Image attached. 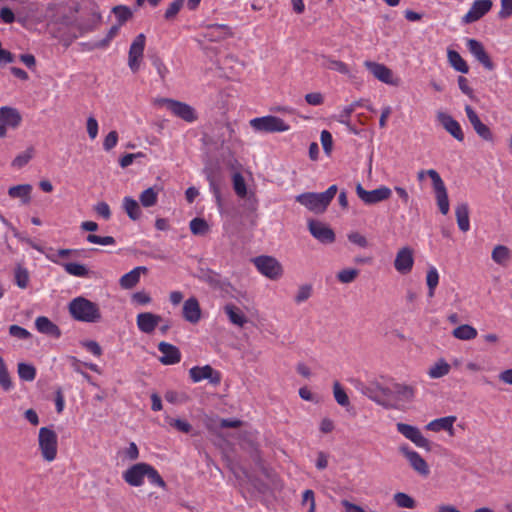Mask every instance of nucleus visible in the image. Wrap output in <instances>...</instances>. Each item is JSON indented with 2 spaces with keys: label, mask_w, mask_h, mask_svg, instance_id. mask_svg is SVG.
Returning a JSON list of instances; mask_svg holds the SVG:
<instances>
[{
  "label": "nucleus",
  "mask_w": 512,
  "mask_h": 512,
  "mask_svg": "<svg viewBox=\"0 0 512 512\" xmlns=\"http://www.w3.org/2000/svg\"><path fill=\"white\" fill-rule=\"evenodd\" d=\"M89 243L98 244V245H114L116 243L115 239L112 236H98L95 234H89L86 238Z\"/></svg>",
  "instance_id": "obj_56"
},
{
  "label": "nucleus",
  "mask_w": 512,
  "mask_h": 512,
  "mask_svg": "<svg viewBox=\"0 0 512 512\" xmlns=\"http://www.w3.org/2000/svg\"><path fill=\"white\" fill-rule=\"evenodd\" d=\"M81 254V250L77 249H58L55 251H52L46 255L47 259L51 262L62 266V264H66L67 262H63L62 259L73 256L78 257Z\"/></svg>",
  "instance_id": "obj_33"
},
{
  "label": "nucleus",
  "mask_w": 512,
  "mask_h": 512,
  "mask_svg": "<svg viewBox=\"0 0 512 512\" xmlns=\"http://www.w3.org/2000/svg\"><path fill=\"white\" fill-rule=\"evenodd\" d=\"M296 201L314 213L324 212L329 205L321 193H302L296 196Z\"/></svg>",
  "instance_id": "obj_12"
},
{
  "label": "nucleus",
  "mask_w": 512,
  "mask_h": 512,
  "mask_svg": "<svg viewBox=\"0 0 512 512\" xmlns=\"http://www.w3.org/2000/svg\"><path fill=\"white\" fill-rule=\"evenodd\" d=\"M437 120L442 127L457 141L462 142L465 138L461 125L451 115L445 112H437Z\"/></svg>",
  "instance_id": "obj_16"
},
{
  "label": "nucleus",
  "mask_w": 512,
  "mask_h": 512,
  "mask_svg": "<svg viewBox=\"0 0 512 512\" xmlns=\"http://www.w3.org/2000/svg\"><path fill=\"white\" fill-rule=\"evenodd\" d=\"M492 260L501 266H506L511 258V251L507 246L497 245L491 253Z\"/></svg>",
  "instance_id": "obj_34"
},
{
  "label": "nucleus",
  "mask_w": 512,
  "mask_h": 512,
  "mask_svg": "<svg viewBox=\"0 0 512 512\" xmlns=\"http://www.w3.org/2000/svg\"><path fill=\"white\" fill-rule=\"evenodd\" d=\"M456 416H445L434 419L426 425V429L433 432L446 431L450 436L455 435L454 423L456 422Z\"/></svg>",
  "instance_id": "obj_25"
},
{
  "label": "nucleus",
  "mask_w": 512,
  "mask_h": 512,
  "mask_svg": "<svg viewBox=\"0 0 512 512\" xmlns=\"http://www.w3.org/2000/svg\"><path fill=\"white\" fill-rule=\"evenodd\" d=\"M348 240L361 247V248H366L368 246V241L366 239L365 236H363L362 234H360L359 232H351L348 234Z\"/></svg>",
  "instance_id": "obj_62"
},
{
  "label": "nucleus",
  "mask_w": 512,
  "mask_h": 512,
  "mask_svg": "<svg viewBox=\"0 0 512 512\" xmlns=\"http://www.w3.org/2000/svg\"><path fill=\"white\" fill-rule=\"evenodd\" d=\"M32 158V154L30 150H27L23 152L22 154H19L12 162V165L17 168H21L25 166L30 159Z\"/></svg>",
  "instance_id": "obj_63"
},
{
  "label": "nucleus",
  "mask_w": 512,
  "mask_h": 512,
  "mask_svg": "<svg viewBox=\"0 0 512 512\" xmlns=\"http://www.w3.org/2000/svg\"><path fill=\"white\" fill-rule=\"evenodd\" d=\"M385 395L394 401H411L414 397V389L411 386L395 383L384 389Z\"/></svg>",
  "instance_id": "obj_20"
},
{
  "label": "nucleus",
  "mask_w": 512,
  "mask_h": 512,
  "mask_svg": "<svg viewBox=\"0 0 512 512\" xmlns=\"http://www.w3.org/2000/svg\"><path fill=\"white\" fill-rule=\"evenodd\" d=\"M456 220L459 229L462 232H467L470 230V219H469V207L466 203H461L457 205L455 209Z\"/></svg>",
  "instance_id": "obj_31"
},
{
  "label": "nucleus",
  "mask_w": 512,
  "mask_h": 512,
  "mask_svg": "<svg viewBox=\"0 0 512 512\" xmlns=\"http://www.w3.org/2000/svg\"><path fill=\"white\" fill-rule=\"evenodd\" d=\"M123 208L130 219L137 220L141 216V208L138 202L131 197H124Z\"/></svg>",
  "instance_id": "obj_38"
},
{
  "label": "nucleus",
  "mask_w": 512,
  "mask_h": 512,
  "mask_svg": "<svg viewBox=\"0 0 512 512\" xmlns=\"http://www.w3.org/2000/svg\"><path fill=\"white\" fill-rule=\"evenodd\" d=\"M18 376L21 380L31 382L36 378V368L28 363H18Z\"/></svg>",
  "instance_id": "obj_40"
},
{
  "label": "nucleus",
  "mask_w": 512,
  "mask_h": 512,
  "mask_svg": "<svg viewBox=\"0 0 512 512\" xmlns=\"http://www.w3.org/2000/svg\"><path fill=\"white\" fill-rule=\"evenodd\" d=\"M154 104L158 107H165L173 115L187 122H192V108L185 103L169 98H156Z\"/></svg>",
  "instance_id": "obj_7"
},
{
  "label": "nucleus",
  "mask_w": 512,
  "mask_h": 512,
  "mask_svg": "<svg viewBox=\"0 0 512 512\" xmlns=\"http://www.w3.org/2000/svg\"><path fill=\"white\" fill-rule=\"evenodd\" d=\"M146 272L147 268L144 266L135 267L120 278L119 284L123 289H131L138 284L141 274Z\"/></svg>",
  "instance_id": "obj_28"
},
{
  "label": "nucleus",
  "mask_w": 512,
  "mask_h": 512,
  "mask_svg": "<svg viewBox=\"0 0 512 512\" xmlns=\"http://www.w3.org/2000/svg\"><path fill=\"white\" fill-rule=\"evenodd\" d=\"M118 143V133L116 131L109 132L104 141H103V148L106 151H110L113 149Z\"/></svg>",
  "instance_id": "obj_61"
},
{
  "label": "nucleus",
  "mask_w": 512,
  "mask_h": 512,
  "mask_svg": "<svg viewBox=\"0 0 512 512\" xmlns=\"http://www.w3.org/2000/svg\"><path fill=\"white\" fill-rule=\"evenodd\" d=\"M161 321L160 315L151 312L139 313L136 318L138 329L145 334L153 333Z\"/></svg>",
  "instance_id": "obj_22"
},
{
  "label": "nucleus",
  "mask_w": 512,
  "mask_h": 512,
  "mask_svg": "<svg viewBox=\"0 0 512 512\" xmlns=\"http://www.w3.org/2000/svg\"><path fill=\"white\" fill-rule=\"evenodd\" d=\"M39 450L43 459L52 462L57 457L58 437L55 431L49 427H41L38 434Z\"/></svg>",
  "instance_id": "obj_3"
},
{
  "label": "nucleus",
  "mask_w": 512,
  "mask_h": 512,
  "mask_svg": "<svg viewBox=\"0 0 512 512\" xmlns=\"http://www.w3.org/2000/svg\"><path fill=\"white\" fill-rule=\"evenodd\" d=\"M467 47L470 53L488 70H492L494 68V64L491 61L490 57L486 53L483 45L474 40L469 39L467 42Z\"/></svg>",
  "instance_id": "obj_26"
},
{
  "label": "nucleus",
  "mask_w": 512,
  "mask_h": 512,
  "mask_svg": "<svg viewBox=\"0 0 512 512\" xmlns=\"http://www.w3.org/2000/svg\"><path fill=\"white\" fill-rule=\"evenodd\" d=\"M451 334L457 340L471 341L477 337L478 331L472 325L462 324L454 328Z\"/></svg>",
  "instance_id": "obj_29"
},
{
  "label": "nucleus",
  "mask_w": 512,
  "mask_h": 512,
  "mask_svg": "<svg viewBox=\"0 0 512 512\" xmlns=\"http://www.w3.org/2000/svg\"><path fill=\"white\" fill-rule=\"evenodd\" d=\"M399 450L406 457L415 472L423 477H427L429 475V466L426 460L418 452L411 450L407 445L401 446Z\"/></svg>",
  "instance_id": "obj_14"
},
{
  "label": "nucleus",
  "mask_w": 512,
  "mask_h": 512,
  "mask_svg": "<svg viewBox=\"0 0 512 512\" xmlns=\"http://www.w3.org/2000/svg\"><path fill=\"white\" fill-rule=\"evenodd\" d=\"M62 267L66 273L76 277H87L89 273L86 266L79 263L68 262L66 264H62Z\"/></svg>",
  "instance_id": "obj_43"
},
{
  "label": "nucleus",
  "mask_w": 512,
  "mask_h": 512,
  "mask_svg": "<svg viewBox=\"0 0 512 512\" xmlns=\"http://www.w3.org/2000/svg\"><path fill=\"white\" fill-rule=\"evenodd\" d=\"M357 196L367 205H373L390 198L392 191L387 186H380L377 189L367 191L361 184L356 186Z\"/></svg>",
  "instance_id": "obj_8"
},
{
  "label": "nucleus",
  "mask_w": 512,
  "mask_h": 512,
  "mask_svg": "<svg viewBox=\"0 0 512 512\" xmlns=\"http://www.w3.org/2000/svg\"><path fill=\"white\" fill-rule=\"evenodd\" d=\"M221 379V372L210 365L194 366V383L207 380L211 386L217 387L221 383Z\"/></svg>",
  "instance_id": "obj_17"
},
{
  "label": "nucleus",
  "mask_w": 512,
  "mask_h": 512,
  "mask_svg": "<svg viewBox=\"0 0 512 512\" xmlns=\"http://www.w3.org/2000/svg\"><path fill=\"white\" fill-rule=\"evenodd\" d=\"M333 394H334V398H335L336 402L339 405L346 407L350 404L347 393L342 388L340 383L337 381L334 382V384H333Z\"/></svg>",
  "instance_id": "obj_51"
},
{
  "label": "nucleus",
  "mask_w": 512,
  "mask_h": 512,
  "mask_svg": "<svg viewBox=\"0 0 512 512\" xmlns=\"http://www.w3.org/2000/svg\"><path fill=\"white\" fill-rule=\"evenodd\" d=\"M148 463H136L123 472L124 481L133 487L143 485L147 474Z\"/></svg>",
  "instance_id": "obj_15"
},
{
  "label": "nucleus",
  "mask_w": 512,
  "mask_h": 512,
  "mask_svg": "<svg viewBox=\"0 0 512 512\" xmlns=\"http://www.w3.org/2000/svg\"><path fill=\"white\" fill-rule=\"evenodd\" d=\"M397 431L405 438L413 442L417 447L430 450V442L426 439L419 428L405 423L396 424Z\"/></svg>",
  "instance_id": "obj_10"
},
{
  "label": "nucleus",
  "mask_w": 512,
  "mask_h": 512,
  "mask_svg": "<svg viewBox=\"0 0 512 512\" xmlns=\"http://www.w3.org/2000/svg\"><path fill=\"white\" fill-rule=\"evenodd\" d=\"M22 122L20 112L10 106L0 107V138L7 136L9 129H17Z\"/></svg>",
  "instance_id": "obj_6"
},
{
  "label": "nucleus",
  "mask_w": 512,
  "mask_h": 512,
  "mask_svg": "<svg viewBox=\"0 0 512 512\" xmlns=\"http://www.w3.org/2000/svg\"><path fill=\"white\" fill-rule=\"evenodd\" d=\"M355 111V105H346L341 111L334 116L335 120L345 126L351 128V115Z\"/></svg>",
  "instance_id": "obj_47"
},
{
  "label": "nucleus",
  "mask_w": 512,
  "mask_h": 512,
  "mask_svg": "<svg viewBox=\"0 0 512 512\" xmlns=\"http://www.w3.org/2000/svg\"><path fill=\"white\" fill-rule=\"evenodd\" d=\"M68 311L79 322L98 323L102 319L99 305L83 296L72 299L68 304Z\"/></svg>",
  "instance_id": "obj_1"
},
{
  "label": "nucleus",
  "mask_w": 512,
  "mask_h": 512,
  "mask_svg": "<svg viewBox=\"0 0 512 512\" xmlns=\"http://www.w3.org/2000/svg\"><path fill=\"white\" fill-rule=\"evenodd\" d=\"M184 5V0H173L164 13L166 20H172L179 13Z\"/></svg>",
  "instance_id": "obj_54"
},
{
  "label": "nucleus",
  "mask_w": 512,
  "mask_h": 512,
  "mask_svg": "<svg viewBox=\"0 0 512 512\" xmlns=\"http://www.w3.org/2000/svg\"><path fill=\"white\" fill-rule=\"evenodd\" d=\"M34 324L36 330L46 336L59 339L62 335L60 328L46 316H38Z\"/></svg>",
  "instance_id": "obj_23"
},
{
  "label": "nucleus",
  "mask_w": 512,
  "mask_h": 512,
  "mask_svg": "<svg viewBox=\"0 0 512 512\" xmlns=\"http://www.w3.org/2000/svg\"><path fill=\"white\" fill-rule=\"evenodd\" d=\"M224 311L229 321L234 325L243 327L247 322V318L243 311L234 304H226L224 306Z\"/></svg>",
  "instance_id": "obj_30"
},
{
  "label": "nucleus",
  "mask_w": 512,
  "mask_h": 512,
  "mask_svg": "<svg viewBox=\"0 0 512 512\" xmlns=\"http://www.w3.org/2000/svg\"><path fill=\"white\" fill-rule=\"evenodd\" d=\"M249 125L257 133H283L291 128L284 119L274 115L253 118Z\"/></svg>",
  "instance_id": "obj_2"
},
{
  "label": "nucleus",
  "mask_w": 512,
  "mask_h": 512,
  "mask_svg": "<svg viewBox=\"0 0 512 512\" xmlns=\"http://www.w3.org/2000/svg\"><path fill=\"white\" fill-rule=\"evenodd\" d=\"M233 188L235 190V193L239 197L246 196V194H247L246 183H245L243 176L240 173H235L233 175Z\"/></svg>",
  "instance_id": "obj_53"
},
{
  "label": "nucleus",
  "mask_w": 512,
  "mask_h": 512,
  "mask_svg": "<svg viewBox=\"0 0 512 512\" xmlns=\"http://www.w3.org/2000/svg\"><path fill=\"white\" fill-rule=\"evenodd\" d=\"M9 335L20 340H27L32 336L27 329L15 324L9 326Z\"/></svg>",
  "instance_id": "obj_55"
},
{
  "label": "nucleus",
  "mask_w": 512,
  "mask_h": 512,
  "mask_svg": "<svg viewBox=\"0 0 512 512\" xmlns=\"http://www.w3.org/2000/svg\"><path fill=\"white\" fill-rule=\"evenodd\" d=\"M427 175L432 180L438 208L443 215H446L449 212L450 205L445 184L436 170H427Z\"/></svg>",
  "instance_id": "obj_5"
},
{
  "label": "nucleus",
  "mask_w": 512,
  "mask_h": 512,
  "mask_svg": "<svg viewBox=\"0 0 512 512\" xmlns=\"http://www.w3.org/2000/svg\"><path fill=\"white\" fill-rule=\"evenodd\" d=\"M447 56L450 65L456 71L461 72L463 74L468 73L469 67L466 61L461 57V55L457 51L449 49L447 52Z\"/></svg>",
  "instance_id": "obj_35"
},
{
  "label": "nucleus",
  "mask_w": 512,
  "mask_h": 512,
  "mask_svg": "<svg viewBox=\"0 0 512 512\" xmlns=\"http://www.w3.org/2000/svg\"><path fill=\"white\" fill-rule=\"evenodd\" d=\"M111 13L115 18V23L112 24L108 32H118V30L133 16L132 10L125 5L113 7Z\"/></svg>",
  "instance_id": "obj_27"
},
{
  "label": "nucleus",
  "mask_w": 512,
  "mask_h": 512,
  "mask_svg": "<svg viewBox=\"0 0 512 512\" xmlns=\"http://www.w3.org/2000/svg\"><path fill=\"white\" fill-rule=\"evenodd\" d=\"M413 265L414 257L412 249L408 246L399 249L394 260L396 271L401 274H408L411 272Z\"/></svg>",
  "instance_id": "obj_18"
},
{
  "label": "nucleus",
  "mask_w": 512,
  "mask_h": 512,
  "mask_svg": "<svg viewBox=\"0 0 512 512\" xmlns=\"http://www.w3.org/2000/svg\"><path fill=\"white\" fill-rule=\"evenodd\" d=\"M31 191L32 186L30 184H21L10 187L8 194L12 198H20L23 203H28L30 201Z\"/></svg>",
  "instance_id": "obj_36"
},
{
  "label": "nucleus",
  "mask_w": 512,
  "mask_h": 512,
  "mask_svg": "<svg viewBox=\"0 0 512 512\" xmlns=\"http://www.w3.org/2000/svg\"><path fill=\"white\" fill-rule=\"evenodd\" d=\"M465 113L476 134L487 142H493L494 135L491 129L481 121L476 111L470 105L465 106Z\"/></svg>",
  "instance_id": "obj_11"
},
{
  "label": "nucleus",
  "mask_w": 512,
  "mask_h": 512,
  "mask_svg": "<svg viewBox=\"0 0 512 512\" xmlns=\"http://www.w3.org/2000/svg\"><path fill=\"white\" fill-rule=\"evenodd\" d=\"M165 423L169 425L171 428L182 432L188 433L191 430V425L186 420L175 419L169 415L165 416Z\"/></svg>",
  "instance_id": "obj_45"
},
{
  "label": "nucleus",
  "mask_w": 512,
  "mask_h": 512,
  "mask_svg": "<svg viewBox=\"0 0 512 512\" xmlns=\"http://www.w3.org/2000/svg\"><path fill=\"white\" fill-rule=\"evenodd\" d=\"M252 261L257 270L271 280H277L283 274L281 263L272 256L261 255L255 257Z\"/></svg>",
  "instance_id": "obj_4"
},
{
  "label": "nucleus",
  "mask_w": 512,
  "mask_h": 512,
  "mask_svg": "<svg viewBox=\"0 0 512 512\" xmlns=\"http://www.w3.org/2000/svg\"><path fill=\"white\" fill-rule=\"evenodd\" d=\"M87 133L90 139L94 140L98 135L99 125L95 117L90 116L86 122Z\"/></svg>",
  "instance_id": "obj_60"
},
{
  "label": "nucleus",
  "mask_w": 512,
  "mask_h": 512,
  "mask_svg": "<svg viewBox=\"0 0 512 512\" xmlns=\"http://www.w3.org/2000/svg\"><path fill=\"white\" fill-rule=\"evenodd\" d=\"M164 398L167 402L180 405L188 401L189 396L181 391L169 390L165 393Z\"/></svg>",
  "instance_id": "obj_48"
},
{
  "label": "nucleus",
  "mask_w": 512,
  "mask_h": 512,
  "mask_svg": "<svg viewBox=\"0 0 512 512\" xmlns=\"http://www.w3.org/2000/svg\"><path fill=\"white\" fill-rule=\"evenodd\" d=\"M451 370L450 364L444 359H438L427 371L431 379H439L449 374Z\"/></svg>",
  "instance_id": "obj_32"
},
{
  "label": "nucleus",
  "mask_w": 512,
  "mask_h": 512,
  "mask_svg": "<svg viewBox=\"0 0 512 512\" xmlns=\"http://www.w3.org/2000/svg\"><path fill=\"white\" fill-rule=\"evenodd\" d=\"M312 295V286L305 284L299 287L297 294L295 295V302L297 304L303 303L308 300Z\"/></svg>",
  "instance_id": "obj_57"
},
{
  "label": "nucleus",
  "mask_w": 512,
  "mask_h": 512,
  "mask_svg": "<svg viewBox=\"0 0 512 512\" xmlns=\"http://www.w3.org/2000/svg\"><path fill=\"white\" fill-rule=\"evenodd\" d=\"M146 478L148 479L150 484H152L154 486H158L163 489L166 488L165 481L163 480V478L161 477L159 472L150 464H148V467H147Z\"/></svg>",
  "instance_id": "obj_50"
},
{
  "label": "nucleus",
  "mask_w": 512,
  "mask_h": 512,
  "mask_svg": "<svg viewBox=\"0 0 512 512\" xmlns=\"http://www.w3.org/2000/svg\"><path fill=\"white\" fill-rule=\"evenodd\" d=\"M321 144L324 152L330 155L333 146V138L329 131L323 130L320 135Z\"/></svg>",
  "instance_id": "obj_59"
},
{
  "label": "nucleus",
  "mask_w": 512,
  "mask_h": 512,
  "mask_svg": "<svg viewBox=\"0 0 512 512\" xmlns=\"http://www.w3.org/2000/svg\"><path fill=\"white\" fill-rule=\"evenodd\" d=\"M492 8L491 0H476L463 17V22L472 23L482 18Z\"/></svg>",
  "instance_id": "obj_21"
},
{
  "label": "nucleus",
  "mask_w": 512,
  "mask_h": 512,
  "mask_svg": "<svg viewBox=\"0 0 512 512\" xmlns=\"http://www.w3.org/2000/svg\"><path fill=\"white\" fill-rule=\"evenodd\" d=\"M308 504L307 512H315L316 503H315V494L313 490L307 489L303 492L302 495V505Z\"/></svg>",
  "instance_id": "obj_58"
},
{
  "label": "nucleus",
  "mask_w": 512,
  "mask_h": 512,
  "mask_svg": "<svg viewBox=\"0 0 512 512\" xmlns=\"http://www.w3.org/2000/svg\"><path fill=\"white\" fill-rule=\"evenodd\" d=\"M144 48L145 36L144 34H138V36L134 39L130 46L128 55V66L134 73H136L140 69V64L143 59Z\"/></svg>",
  "instance_id": "obj_13"
},
{
  "label": "nucleus",
  "mask_w": 512,
  "mask_h": 512,
  "mask_svg": "<svg viewBox=\"0 0 512 512\" xmlns=\"http://www.w3.org/2000/svg\"><path fill=\"white\" fill-rule=\"evenodd\" d=\"M82 346L87 349L94 356H100L102 354L101 346L94 340L83 341Z\"/></svg>",
  "instance_id": "obj_64"
},
{
  "label": "nucleus",
  "mask_w": 512,
  "mask_h": 512,
  "mask_svg": "<svg viewBox=\"0 0 512 512\" xmlns=\"http://www.w3.org/2000/svg\"><path fill=\"white\" fill-rule=\"evenodd\" d=\"M393 500L399 508L414 509L416 507V501L414 498L404 492L395 493Z\"/></svg>",
  "instance_id": "obj_42"
},
{
  "label": "nucleus",
  "mask_w": 512,
  "mask_h": 512,
  "mask_svg": "<svg viewBox=\"0 0 512 512\" xmlns=\"http://www.w3.org/2000/svg\"><path fill=\"white\" fill-rule=\"evenodd\" d=\"M139 199L144 207H152L157 202L158 192L153 187L147 188L140 194Z\"/></svg>",
  "instance_id": "obj_44"
},
{
  "label": "nucleus",
  "mask_w": 512,
  "mask_h": 512,
  "mask_svg": "<svg viewBox=\"0 0 512 512\" xmlns=\"http://www.w3.org/2000/svg\"><path fill=\"white\" fill-rule=\"evenodd\" d=\"M364 66L377 80L392 86L399 85V79L394 77L392 70L388 68L386 65L366 60L364 62Z\"/></svg>",
  "instance_id": "obj_9"
},
{
  "label": "nucleus",
  "mask_w": 512,
  "mask_h": 512,
  "mask_svg": "<svg viewBox=\"0 0 512 512\" xmlns=\"http://www.w3.org/2000/svg\"><path fill=\"white\" fill-rule=\"evenodd\" d=\"M158 350L161 353L159 361L164 365H173L181 360L178 348L172 344L161 342L158 345Z\"/></svg>",
  "instance_id": "obj_24"
},
{
  "label": "nucleus",
  "mask_w": 512,
  "mask_h": 512,
  "mask_svg": "<svg viewBox=\"0 0 512 512\" xmlns=\"http://www.w3.org/2000/svg\"><path fill=\"white\" fill-rule=\"evenodd\" d=\"M308 228L312 236L322 243H333L335 241L334 231L320 221H309Z\"/></svg>",
  "instance_id": "obj_19"
},
{
  "label": "nucleus",
  "mask_w": 512,
  "mask_h": 512,
  "mask_svg": "<svg viewBox=\"0 0 512 512\" xmlns=\"http://www.w3.org/2000/svg\"><path fill=\"white\" fill-rule=\"evenodd\" d=\"M0 387L6 392L10 391L13 388V382L10 377L7 365L1 356H0Z\"/></svg>",
  "instance_id": "obj_41"
},
{
  "label": "nucleus",
  "mask_w": 512,
  "mask_h": 512,
  "mask_svg": "<svg viewBox=\"0 0 512 512\" xmlns=\"http://www.w3.org/2000/svg\"><path fill=\"white\" fill-rule=\"evenodd\" d=\"M14 277H15V283L19 288H21V289L27 288V286L29 284V274H28V271L26 268L18 266L15 269Z\"/></svg>",
  "instance_id": "obj_52"
},
{
  "label": "nucleus",
  "mask_w": 512,
  "mask_h": 512,
  "mask_svg": "<svg viewBox=\"0 0 512 512\" xmlns=\"http://www.w3.org/2000/svg\"><path fill=\"white\" fill-rule=\"evenodd\" d=\"M426 284L428 286V296L433 297L435 295L436 287L439 284V273L436 267L430 266L427 270Z\"/></svg>",
  "instance_id": "obj_39"
},
{
  "label": "nucleus",
  "mask_w": 512,
  "mask_h": 512,
  "mask_svg": "<svg viewBox=\"0 0 512 512\" xmlns=\"http://www.w3.org/2000/svg\"><path fill=\"white\" fill-rule=\"evenodd\" d=\"M322 66L326 69L336 71L343 75L350 74L348 65L340 60L332 59L330 57H323Z\"/></svg>",
  "instance_id": "obj_37"
},
{
  "label": "nucleus",
  "mask_w": 512,
  "mask_h": 512,
  "mask_svg": "<svg viewBox=\"0 0 512 512\" xmlns=\"http://www.w3.org/2000/svg\"><path fill=\"white\" fill-rule=\"evenodd\" d=\"M102 22V16L99 7L95 3H91L89 8V18L87 20V27L89 29H96L98 24Z\"/></svg>",
  "instance_id": "obj_46"
},
{
  "label": "nucleus",
  "mask_w": 512,
  "mask_h": 512,
  "mask_svg": "<svg viewBox=\"0 0 512 512\" xmlns=\"http://www.w3.org/2000/svg\"><path fill=\"white\" fill-rule=\"evenodd\" d=\"M359 275V270L355 268H345L340 270L336 277L340 283L349 284L352 283Z\"/></svg>",
  "instance_id": "obj_49"
}]
</instances>
